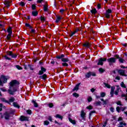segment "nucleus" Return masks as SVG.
Wrapping results in <instances>:
<instances>
[{
  "instance_id": "4d7b16f0",
  "label": "nucleus",
  "mask_w": 127,
  "mask_h": 127,
  "mask_svg": "<svg viewBox=\"0 0 127 127\" xmlns=\"http://www.w3.org/2000/svg\"><path fill=\"white\" fill-rule=\"evenodd\" d=\"M48 121H50V122H52L53 121V119H52L51 116H49L48 117Z\"/></svg>"
},
{
  "instance_id": "ea45409f",
  "label": "nucleus",
  "mask_w": 127,
  "mask_h": 127,
  "mask_svg": "<svg viewBox=\"0 0 127 127\" xmlns=\"http://www.w3.org/2000/svg\"><path fill=\"white\" fill-rule=\"evenodd\" d=\"M87 73H90V75H91L92 76H96V74L94 72H91V71H89L88 72H87Z\"/></svg>"
},
{
  "instance_id": "b1692460",
  "label": "nucleus",
  "mask_w": 127,
  "mask_h": 127,
  "mask_svg": "<svg viewBox=\"0 0 127 127\" xmlns=\"http://www.w3.org/2000/svg\"><path fill=\"white\" fill-rule=\"evenodd\" d=\"M43 10L44 11V12H47L48 10V6L46 5H43Z\"/></svg>"
},
{
  "instance_id": "bb28decb",
  "label": "nucleus",
  "mask_w": 127,
  "mask_h": 127,
  "mask_svg": "<svg viewBox=\"0 0 127 127\" xmlns=\"http://www.w3.org/2000/svg\"><path fill=\"white\" fill-rule=\"evenodd\" d=\"M32 16L36 17V16H38V11H33L32 12Z\"/></svg>"
},
{
  "instance_id": "49530a36",
  "label": "nucleus",
  "mask_w": 127,
  "mask_h": 127,
  "mask_svg": "<svg viewBox=\"0 0 127 127\" xmlns=\"http://www.w3.org/2000/svg\"><path fill=\"white\" fill-rule=\"evenodd\" d=\"M76 33H77V31H74V32H72L71 33V34H70L69 36L70 37H72V36H73V35H75V34Z\"/></svg>"
},
{
  "instance_id": "0e129e2a",
  "label": "nucleus",
  "mask_w": 127,
  "mask_h": 127,
  "mask_svg": "<svg viewBox=\"0 0 127 127\" xmlns=\"http://www.w3.org/2000/svg\"><path fill=\"white\" fill-rule=\"evenodd\" d=\"M3 84H5L3 83V81H1V80H0V86H3Z\"/></svg>"
},
{
  "instance_id": "4be33fe9",
  "label": "nucleus",
  "mask_w": 127,
  "mask_h": 127,
  "mask_svg": "<svg viewBox=\"0 0 127 127\" xmlns=\"http://www.w3.org/2000/svg\"><path fill=\"white\" fill-rule=\"evenodd\" d=\"M68 121L70 122V123H71V124H72V125H76V121H75V120H72V119L68 118Z\"/></svg>"
},
{
  "instance_id": "e2e57ef3",
  "label": "nucleus",
  "mask_w": 127,
  "mask_h": 127,
  "mask_svg": "<svg viewBox=\"0 0 127 127\" xmlns=\"http://www.w3.org/2000/svg\"><path fill=\"white\" fill-rule=\"evenodd\" d=\"M114 91H111L110 92V95H111V97H113L114 96Z\"/></svg>"
},
{
  "instance_id": "680f3d73",
  "label": "nucleus",
  "mask_w": 127,
  "mask_h": 127,
  "mask_svg": "<svg viewBox=\"0 0 127 127\" xmlns=\"http://www.w3.org/2000/svg\"><path fill=\"white\" fill-rule=\"evenodd\" d=\"M116 104L119 106H122V102H121L120 101H118L117 102V103H116Z\"/></svg>"
},
{
  "instance_id": "37998d69",
  "label": "nucleus",
  "mask_w": 127,
  "mask_h": 127,
  "mask_svg": "<svg viewBox=\"0 0 127 127\" xmlns=\"http://www.w3.org/2000/svg\"><path fill=\"white\" fill-rule=\"evenodd\" d=\"M4 59H5L6 60L11 61L12 60V59H10V58H8L6 55L4 56Z\"/></svg>"
},
{
  "instance_id": "c85d7f7f",
  "label": "nucleus",
  "mask_w": 127,
  "mask_h": 127,
  "mask_svg": "<svg viewBox=\"0 0 127 127\" xmlns=\"http://www.w3.org/2000/svg\"><path fill=\"white\" fill-rule=\"evenodd\" d=\"M103 84H104L105 87L108 89L112 88V87H111V85L108 83L104 82Z\"/></svg>"
},
{
  "instance_id": "ddd939ff",
  "label": "nucleus",
  "mask_w": 127,
  "mask_h": 127,
  "mask_svg": "<svg viewBox=\"0 0 127 127\" xmlns=\"http://www.w3.org/2000/svg\"><path fill=\"white\" fill-rule=\"evenodd\" d=\"M111 13H112V10L111 9H107V10H106V12L105 13V17L107 19L110 18V14Z\"/></svg>"
},
{
  "instance_id": "bf43d9fd",
  "label": "nucleus",
  "mask_w": 127,
  "mask_h": 127,
  "mask_svg": "<svg viewBox=\"0 0 127 127\" xmlns=\"http://www.w3.org/2000/svg\"><path fill=\"white\" fill-rule=\"evenodd\" d=\"M111 89V91L114 92L115 90V87L112 86V87L110 88Z\"/></svg>"
},
{
  "instance_id": "a211bd4d",
  "label": "nucleus",
  "mask_w": 127,
  "mask_h": 127,
  "mask_svg": "<svg viewBox=\"0 0 127 127\" xmlns=\"http://www.w3.org/2000/svg\"><path fill=\"white\" fill-rule=\"evenodd\" d=\"M90 12L92 14H96L98 11H97V9L96 8H93L90 10Z\"/></svg>"
},
{
  "instance_id": "4468645a",
  "label": "nucleus",
  "mask_w": 127,
  "mask_h": 127,
  "mask_svg": "<svg viewBox=\"0 0 127 127\" xmlns=\"http://www.w3.org/2000/svg\"><path fill=\"white\" fill-rule=\"evenodd\" d=\"M1 81L3 82V83H6L7 82V78H6V76L4 75H1L0 79Z\"/></svg>"
},
{
  "instance_id": "f704fd0d",
  "label": "nucleus",
  "mask_w": 127,
  "mask_h": 127,
  "mask_svg": "<svg viewBox=\"0 0 127 127\" xmlns=\"http://www.w3.org/2000/svg\"><path fill=\"white\" fill-rule=\"evenodd\" d=\"M40 19L41 20V21L44 22L45 21L46 18L44 16H41V17H40Z\"/></svg>"
},
{
  "instance_id": "7c9ffc66",
  "label": "nucleus",
  "mask_w": 127,
  "mask_h": 127,
  "mask_svg": "<svg viewBox=\"0 0 127 127\" xmlns=\"http://www.w3.org/2000/svg\"><path fill=\"white\" fill-rule=\"evenodd\" d=\"M105 71V70L103 68H99V72H100V73L101 74L103 73Z\"/></svg>"
},
{
  "instance_id": "0eeeda50",
  "label": "nucleus",
  "mask_w": 127,
  "mask_h": 127,
  "mask_svg": "<svg viewBox=\"0 0 127 127\" xmlns=\"http://www.w3.org/2000/svg\"><path fill=\"white\" fill-rule=\"evenodd\" d=\"M106 62L109 63L110 66H112L113 64L116 63V59L115 58H110L106 59Z\"/></svg>"
},
{
  "instance_id": "f8f14e48",
  "label": "nucleus",
  "mask_w": 127,
  "mask_h": 127,
  "mask_svg": "<svg viewBox=\"0 0 127 127\" xmlns=\"http://www.w3.org/2000/svg\"><path fill=\"white\" fill-rule=\"evenodd\" d=\"M19 121H20V122H28L29 117H27L25 116H20V118H19Z\"/></svg>"
},
{
  "instance_id": "9d476101",
  "label": "nucleus",
  "mask_w": 127,
  "mask_h": 127,
  "mask_svg": "<svg viewBox=\"0 0 127 127\" xmlns=\"http://www.w3.org/2000/svg\"><path fill=\"white\" fill-rule=\"evenodd\" d=\"M117 73L119 74V75L127 77V74H125V70L123 69H117Z\"/></svg>"
},
{
  "instance_id": "cd10ccee",
  "label": "nucleus",
  "mask_w": 127,
  "mask_h": 127,
  "mask_svg": "<svg viewBox=\"0 0 127 127\" xmlns=\"http://www.w3.org/2000/svg\"><path fill=\"white\" fill-rule=\"evenodd\" d=\"M15 67H16V68H17V69L18 70H22V67L20 66V65H15Z\"/></svg>"
},
{
  "instance_id": "c9c22d12",
  "label": "nucleus",
  "mask_w": 127,
  "mask_h": 127,
  "mask_svg": "<svg viewBox=\"0 0 127 127\" xmlns=\"http://www.w3.org/2000/svg\"><path fill=\"white\" fill-rule=\"evenodd\" d=\"M100 95L101 97L104 98V97H105L106 94L104 92H101L100 93Z\"/></svg>"
},
{
  "instance_id": "58836bf2",
  "label": "nucleus",
  "mask_w": 127,
  "mask_h": 127,
  "mask_svg": "<svg viewBox=\"0 0 127 127\" xmlns=\"http://www.w3.org/2000/svg\"><path fill=\"white\" fill-rule=\"evenodd\" d=\"M96 113V111H92L89 113V119H90V117L93 114Z\"/></svg>"
},
{
  "instance_id": "09e8293b",
  "label": "nucleus",
  "mask_w": 127,
  "mask_h": 127,
  "mask_svg": "<svg viewBox=\"0 0 127 127\" xmlns=\"http://www.w3.org/2000/svg\"><path fill=\"white\" fill-rule=\"evenodd\" d=\"M54 107V104H53L52 103L48 104V107H50V108H52Z\"/></svg>"
},
{
  "instance_id": "aec40b11",
  "label": "nucleus",
  "mask_w": 127,
  "mask_h": 127,
  "mask_svg": "<svg viewBox=\"0 0 127 127\" xmlns=\"http://www.w3.org/2000/svg\"><path fill=\"white\" fill-rule=\"evenodd\" d=\"M13 106L17 109L20 108V106L16 102H13Z\"/></svg>"
},
{
  "instance_id": "a18cd8bd",
  "label": "nucleus",
  "mask_w": 127,
  "mask_h": 127,
  "mask_svg": "<svg viewBox=\"0 0 127 127\" xmlns=\"http://www.w3.org/2000/svg\"><path fill=\"white\" fill-rule=\"evenodd\" d=\"M87 101L88 102L90 103L92 101V98L91 97H88V99H87Z\"/></svg>"
},
{
  "instance_id": "2f4dec72",
  "label": "nucleus",
  "mask_w": 127,
  "mask_h": 127,
  "mask_svg": "<svg viewBox=\"0 0 127 127\" xmlns=\"http://www.w3.org/2000/svg\"><path fill=\"white\" fill-rule=\"evenodd\" d=\"M25 26H26V27H29V29H32L33 28V27L31 26V25H30V24L28 23L25 24Z\"/></svg>"
},
{
  "instance_id": "9b49d317",
  "label": "nucleus",
  "mask_w": 127,
  "mask_h": 127,
  "mask_svg": "<svg viewBox=\"0 0 127 127\" xmlns=\"http://www.w3.org/2000/svg\"><path fill=\"white\" fill-rule=\"evenodd\" d=\"M7 55L8 56L11 57L12 59H16L17 58V55L16 54L13 53L12 51H8V53H7Z\"/></svg>"
},
{
  "instance_id": "13d9d810",
  "label": "nucleus",
  "mask_w": 127,
  "mask_h": 127,
  "mask_svg": "<svg viewBox=\"0 0 127 127\" xmlns=\"http://www.w3.org/2000/svg\"><path fill=\"white\" fill-rule=\"evenodd\" d=\"M97 8L98 9H101V4H100V3L98 4V5L97 6Z\"/></svg>"
},
{
  "instance_id": "4c0bfd02",
  "label": "nucleus",
  "mask_w": 127,
  "mask_h": 127,
  "mask_svg": "<svg viewBox=\"0 0 127 127\" xmlns=\"http://www.w3.org/2000/svg\"><path fill=\"white\" fill-rule=\"evenodd\" d=\"M32 114V111H31V110H27V114L29 115H31Z\"/></svg>"
},
{
  "instance_id": "a19ab883",
  "label": "nucleus",
  "mask_w": 127,
  "mask_h": 127,
  "mask_svg": "<svg viewBox=\"0 0 127 127\" xmlns=\"http://www.w3.org/2000/svg\"><path fill=\"white\" fill-rule=\"evenodd\" d=\"M120 86H121L122 87H123L124 88H126V85L125 84V83H124V82H122V83L120 84Z\"/></svg>"
},
{
  "instance_id": "a878e982",
  "label": "nucleus",
  "mask_w": 127,
  "mask_h": 127,
  "mask_svg": "<svg viewBox=\"0 0 127 127\" xmlns=\"http://www.w3.org/2000/svg\"><path fill=\"white\" fill-rule=\"evenodd\" d=\"M61 20V17L58 16L57 17V18H56V20L55 21V22H56V23H58Z\"/></svg>"
},
{
  "instance_id": "69168bd1",
  "label": "nucleus",
  "mask_w": 127,
  "mask_h": 127,
  "mask_svg": "<svg viewBox=\"0 0 127 127\" xmlns=\"http://www.w3.org/2000/svg\"><path fill=\"white\" fill-rule=\"evenodd\" d=\"M95 91H96V90L94 89V88H91V89H90V92H92V93L94 92Z\"/></svg>"
},
{
  "instance_id": "79ce46f5",
  "label": "nucleus",
  "mask_w": 127,
  "mask_h": 127,
  "mask_svg": "<svg viewBox=\"0 0 127 127\" xmlns=\"http://www.w3.org/2000/svg\"><path fill=\"white\" fill-rule=\"evenodd\" d=\"M25 4H26L24 2L20 1V2H19V5L21 6L22 7L25 6Z\"/></svg>"
},
{
  "instance_id": "f257e3e1",
  "label": "nucleus",
  "mask_w": 127,
  "mask_h": 127,
  "mask_svg": "<svg viewBox=\"0 0 127 127\" xmlns=\"http://www.w3.org/2000/svg\"><path fill=\"white\" fill-rule=\"evenodd\" d=\"M8 84L9 85V89L6 90V89H4L2 88H0V90L3 92L7 91V93H8V94L13 95L14 93L17 92V89H18V87L16 85H19V82L17 81V80H13L11 81V82H9Z\"/></svg>"
},
{
  "instance_id": "393cba45",
  "label": "nucleus",
  "mask_w": 127,
  "mask_h": 127,
  "mask_svg": "<svg viewBox=\"0 0 127 127\" xmlns=\"http://www.w3.org/2000/svg\"><path fill=\"white\" fill-rule=\"evenodd\" d=\"M55 117L56 118V119H59L61 120H62V119H63V117L61 116L59 114L56 115V116Z\"/></svg>"
},
{
  "instance_id": "5fc2aeb1",
  "label": "nucleus",
  "mask_w": 127,
  "mask_h": 127,
  "mask_svg": "<svg viewBox=\"0 0 127 127\" xmlns=\"http://www.w3.org/2000/svg\"><path fill=\"white\" fill-rule=\"evenodd\" d=\"M123 117H119L117 120L118 122L123 121Z\"/></svg>"
},
{
  "instance_id": "72a5a7b5",
  "label": "nucleus",
  "mask_w": 127,
  "mask_h": 127,
  "mask_svg": "<svg viewBox=\"0 0 127 127\" xmlns=\"http://www.w3.org/2000/svg\"><path fill=\"white\" fill-rule=\"evenodd\" d=\"M118 61L120 63L124 64V62H125V60L123 59H118Z\"/></svg>"
},
{
  "instance_id": "7ed1b4c3",
  "label": "nucleus",
  "mask_w": 127,
  "mask_h": 127,
  "mask_svg": "<svg viewBox=\"0 0 127 127\" xmlns=\"http://www.w3.org/2000/svg\"><path fill=\"white\" fill-rule=\"evenodd\" d=\"M45 72H46V68L44 67L41 66V70L39 71V73H38L39 75H41L39 76V78L43 79V80H46L47 79V75L44 74Z\"/></svg>"
},
{
  "instance_id": "412c9836",
  "label": "nucleus",
  "mask_w": 127,
  "mask_h": 127,
  "mask_svg": "<svg viewBox=\"0 0 127 127\" xmlns=\"http://www.w3.org/2000/svg\"><path fill=\"white\" fill-rule=\"evenodd\" d=\"M32 103L33 104V106L34 108H38L39 107V105L37 103L35 102V101L34 100H32Z\"/></svg>"
},
{
  "instance_id": "dca6fc26",
  "label": "nucleus",
  "mask_w": 127,
  "mask_h": 127,
  "mask_svg": "<svg viewBox=\"0 0 127 127\" xmlns=\"http://www.w3.org/2000/svg\"><path fill=\"white\" fill-rule=\"evenodd\" d=\"M79 85H80V83H77V84L75 85V86L74 87V88H73L72 91H77L79 88Z\"/></svg>"
},
{
  "instance_id": "c756f323",
  "label": "nucleus",
  "mask_w": 127,
  "mask_h": 127,
  "mask_svg": "<svg viewBox=\"0 0 127 127\" xmlns=\"http://www.w3.org/2000/svg\"><path fill=\"white\" fill-rule=\"evenodd\" d=\"M92 76L91 74H90V73H86L85 77H86V78H90V77Z\"/></svg>"
},
{
  "instance_id": "864d4df0",
  "label": "nucleus",
  "mask_w": 127,
  "mask_h": 127,
  "mask_svg": "<svg viewBox=\"0 0 127 127\" xmlns=\"http://www.w3.org/2000/svg\"><path fill=\"white\" fill-rule=\"evenodd\" d=\"M48 125H49V122H48V121H44V125L48 126Z\"/></svg>"
},
{
  "instance_id": "1a4fd4ad",
  "label": "nucleus",
  "mask_w": 127,
  "mask_h": 127,
  "mask_svg": "<svg viewBox=\"0 0 127 127\" xmlns=\"http://www.w3.org/2000/svg\"><path fill=\"white\" fill-rule=\"evenodd\" d=\"M106 62V58H100L99 59V61L97 65L102 66L103 65V62Z\"/></svg>"
},
{
  "instance_id": "5701e85b",
  "label": "nucleus",
  "mask_w": 127,
  "mask_h": 127,
  "mask_svg": "<svg viewBox=\"0 0 127 127\" xmlns=\"http://www.w3.org/2000/svg\"><path fill=\"white\" fill-rule=\"evenodd\" d=\"M86 115V114L84 111H81V113L80 114V117L81 119H83V120L85 119V116Z\"/></svg>"
},
{
  "instance_id": "8fccbe9b",
  "label": "nucleus",
  "mask_w": 127,
  "mask_h": 127,
  "mask_svg": "<svg viewBox=\"0 0 127 127\" xmlns=\"http://www.w3.org/2000/svg\"><path fill=\"white\" fill-rule=\"evenodd\" d=\"M120 111H122V110L120 109L119 106H117L116 108V111H117V113H120Z\"/></svg>"
},
{
  "instance_id": "2eb2a0df",
  "label": "nucleus",
  "mask_w": 127,
  "mask_h": 127,
  "mask_svg": "<svg viewBox=\"0 0 127 127\" xmlns=\"http://www.w3.org/2000/svg\"><path fill=\"white\" fill-rule=\"evenodd\" d=\"M91 46V44L89 43L88 42H86L84 44H83V47H86L88 49L90 48Z\"/></svg>"
},
{
  "instance_id": "052dcab7",
  "label": "nucleus",
  "mask_w": 127,
  "mask_h": 127,
  "mask_svg": "<svg viewBox=\"0 0 127 127\" xmlns=\"http://www.w3.org/2000/svg\"><path fill=\"white\" fill-rule=\"evenodd\" d=\"M43 1H44V0H38L37 1V3H42V2H43Z\"/></svg>"
},
{
  "instance_id": "6ab92c4d",
  "label": "nucleus",
  "mask_w": 127,
  "mask_h": 127,
  "mask_svg": "<svg viewBox=\"0 0 127 127\" xmlns=\"http://www.w3.org/2000/svg\"><path fill=\"white\" fill-rule=\"evenodd\" d=\"M4 5H5V6H6V7L8 8L9 7L10 5H9V1L8 0H5V1H4Z\"/></svg>"
},
{
  "instance_id": "473e14b6",
  "label": "nucleus",
  "mask_w": 127,
  "mask_h": 127,
  "mask_svg": "<svg viewBox=\"0 0 127 127\" xmlns=\"http://www.w3.org/2000/svg\"><path fill=\"white\" fill-rule=\"evenodd\" d=\"M94 105H95L96 106H101V102L100 101H98L94 103Z\"/></svg>"
},
{
  "instance_id": "f3484780",
  "label": "nucleus",
  "mask_w": 127,
  "mask_h": 127,
  "mask_svg": "<svg viewBox=\"0 0 127 127\" xmlns=\"http://www.w3.org/2000/svg\"><path fill=\"white\" fill-rule=\"evenodd\" d=\"M127 126V124L126 123H124V122H119V126L118 127H124V126Z\"/></svg>"
},
{
  "instance_id": "f03ea898",
  "label": "nucleus",
  "mask_w": 127,
  "mask_h": 127,
  "mask_svg": "<svg viewBox=\"0 0 127 127\" xmlns=\"http://www.w3.org/2000/svg\"><path fill=\"white\" fill-rule=\"evenodd\" d=\"M56 59L61 60V62H64L63 64H61L64 67H68V64L66 63V62H70V59H68V57L66 56L65 58V56L64 54H61L59 55H57L56 56Z\"/></svg>"
},
{
  "instance_id": "774afa93",
  "label": "nucleus",
  "mask_w": 127,
  "mask_h": 127,
  "mask_svg": "<svg viewBox=\"0 0 127 127\" xmlns=\"http://www.w3.org/2000/svg\"><path fill=\"white\" fill-rule=\"evenodd\" d=\"M122 45H123V46H124L125 47H126L127 45V43H125V44L122 43Z\"/></svg>"
},
{
  "instance_id": "e433bc0d",
  "label": "nucleus",
  "mask_w": 127,
  "mask_h": 127,
  "mask_svg": "<svg viewBox=\"0 0 127 127\" xmlns=\"http://www.w3.org/2000/svg\"><path fill=\"white\" fill-rule=\"evenodd\" d=\"M72 95H73V96L75 98H78V97H79V95H78V94L76 93H73Z\"/></svg>"
},
{
  "instance_id": "c03bdc74",
  "label": "nucleus",
  "mask_w": 127,
  "mask_h": 127,
  "mask_svg": "<svg viewBox=\"0 0 127 127\" xmlns=\"http://www.w3.org/2000/svg\"><path fill=\"white\" fill-rule=\"evenodd\" d=\"M114 57H115V59H123L122 58L119 57V55H115L114 56Z\"/></svg>"
},
{
  "instance_id": "de8ad7c7",
  "label": "nucleus",
  "mask_w": 127,
  "mask_h": 127,
  "mask_svg": "<svg viewBox=\"0 0 127 127\" xmlns=\"http://www.w3.org/2000/svg\"><path fill=\"white\" fill-rule=\"evenodd\" d=\"M86 109H87V110H92V106L91 105H89V106H87V107H86Z\"/></svg>"
},
{
  "instance_id": "39448f33",
  "label": "nucleus",
  "mask_w": 127,
  "mask_h": 127,
  "mask_svg": "<svg viewBox=\"0 0 127 127\" xmlns=\"http://www.w3.org/2000/svg\"><path fill=\"white\" fill-rule=\"evenodd\" d=\"M0 100L1 101V102H3L4 103H6V104H8V105H10L11 103H13L14 101H15V98H14L13 97H11V98H10L9 99H8V101H7L4 98H0Z\"/></svg>"
},
{
  "instance_id": "6e6d98bb",
  "label": "nucleus",
  "mask_w": 127,
  "mask_h": 127,
  "mask_svg": "<svg viewBox=\"0 0 127 127\" xmlns=\"http://www.w3.org/2000/svg\"><path fill=\"white\" fill-rule=\"evenodd\" d=\"M119 92V91L115 90V91H114V94H115V95H118Z\"/></svg>"
},
{
  "instance_id": "338daca9",
  "label": "nucleus",
  "mask_w": 127,
  "mask_h": 127,
  "mask_svg": "<svg viewBox=\"0 0 127 127\" xmlns=\"http://www.w3.org/2000/svg\"><path fill=\"white\" fill-rule=\"evenodd\" d=\"M110 110L111 111V112H112V113H114V108L111 107L110 108Z\"/></svg>"
},
{
  "instance_id": "423d86ee",
  "label": "nucleus",
  "mask_w": 127,
  "mask_h": 127,
  "mask_svg": "<svg viewBox=\"0 0 127 127\" xmlns=\"http://www.w3.org/2000/svg\"><path fill=\"white\" fill-rule=\"evenodd\" d=\"M5 32H7V33H8L7 34V35L6 36V40H7V41H9L10 40V36H12V27H8L7 31Z\"/></svg>"
},
{
  "instance_id": "603ef678",
  "label": "nucleus",
  "mask_w": 127,
  "mask_h": 127,
  "mask_svg": "<svg viewBox=\"0 0 127 127\" xmlns=\"http://www.w3.org/2000/svg\"><path fill=\"white\" fill-rule=\"evenodd\" d=\"M36 7V6H35V5L32 4V5H31V9H32L33 10H35Z\"/></svg>"
},
{
  "instance_id": "3c124183",
  "label": "nucleus",
  "mask_w": 127,
  "mask_h": 127,
  "mask_svg": "<svg viewBox=\"0 0 127 127\" xmlns=\"http://www.w3.org/2000/svg\"><path fill=\"white\" fill-rule=\"evenodd\" d=\"M126 108H127L126 107H120V110H121L122 111H123V112L125 111V110H126Z\"/></svg>"
},
{
  "instance_id": "20e7f679",
  "label": "nucleus",
  "mask_w": 127,
  "mask_h": 127,
  "mask_svg": "<svg viewBox=\"0 0 127 127\" xmlns=\"http://www.w3.org/2000/svg\"><path fill=\"white\" fill-rule=\"evenodd\" d=\"M14 111H11L10 112L8 113L7 112H5L3 114L2 113H0V118L1 119L4 118L6 121L9 120V118L13 117L14 116Z\"/></svg>"
},
{
  "instance_id": "6e6552de",
  "label": "nucleus",
  "mask_w": 127,
  "mask_h": 127,
  "mask_svg": "<svg viewBox=\"0 0 127 127\" xmlns=\"http://www.w3.org/2000/svg\"><path fill=\"white\" fill-rule=\"evenodd\" d=\"M22 66H24V69H25V70H28V67H29L30 70L33 71L34 70V68H33V65L31 64H28V65H26L25 64H24L22 65Z\"/></svg>"
}]
</instances>
